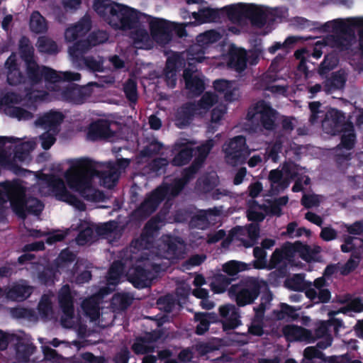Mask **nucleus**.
<instances>
[{"label":"nucleus","instance_id":"nucleus-63","mask_svg":"<svg viewBox=\"0 0 363 363\" xmlns=\"http://www.w3.org/2000/svg\"><path fill=\"white\" fill-rule=\"evenodd\" d=\"M215 187V183L208 175L199 177L196 183V189L203 193H209Z\"/></svg>","mask_w":363,"mask_h":363},{"label":"nucleus","instance_id":"nucleus-41","mask_svg":"<svg viewBox=\"0 0 363 363\" xmlns=\"http://www.w3.org/2000/svg\"><path fill=\"white\" fill-rule=\"evenodd\" d=\"M81 306L84 315L89 318L91 320L95 321L99 319L100 315L99 306L94 297L91 296L85 298Z\"/></svg>","mask_w":363,"mask_h":363},{"label":"nucleus","instance_id":"nucleus-54","mask_svg":"<svg viewBox=\"0 0 363 363\" xmlns=\"http://www.w3.org/2000/svg\"><path fill=\"white\" fill-rule=\"evenodd\" d=\"M337 65V60L332 55H326L324 57L323 62L318 67V72L319 75L323 78L333 70Z\"/></svg>","mask_w":363,"mask_h":363},{"label":"nucleus","instance_id":"nucleus-22","mask_svg":"<svg viewBox=\"0 0 363 363\" xmlns=\"http://www.w3.org/2000/svg\"><path fill=\"white\" fill-rule=\"evenodd\" d=\"M267 14L262 7L255 4H247L245 11V18L250 21L252 25L261 28L267 23Z\"/></svg>","mask_w":363,"mask_h":363},{"label":"nucleus","instance_id":"nucleus-17","mask_svg":"<svg viewBox=\"0 0 363 363\" xmlns=\"http://www.w3.org/2000/svg\"><path fill=\"white\" fill-rule=\"evenodd\" d=\"M151 272L145 267L138 265L128 273V280L138 289H145L151 285Z\"/></svg>","mask_w":363,"mask_h":363},{"label":"nucleus","instance_id":"nucleus-48","mask_svg":"<svg viewBox=\"0 0 363 363\" xmlns=\"http://www.w3.org/2000/svg\"><path fill=\"white\" fill-rule=\"evenodd\" d=\"M279 306V310L272 311L273 316L277 320H282L286 318L295 320L298 318L296 309L294 307L285 303H281Z\"/></svg>","mask_w":363,"mask_h":363},{"label":"nucleus","instance_id":"nucleus-44","mask_svg":"<svg viewBox=\"0 0 363 363\" xmlns=\"http://www.w3.org/2000/svg\"><path fill=\"white\" fill-rule=\"evenodd\" d=\"M30 29L35 33H44L48 30L45 18L38 11H34L30 18Z\"/></svg>","mask_w":363,"mask_h":363},{"label":"nucleus","instance_id":"nucleus-26","mask_svg":"<svg viewBox=\"0 0 363 363\" xmlns=\"http://www.w3.org/2000/svg\"><path fill=\"white\" fill-rule=\"evenodd\" d=\"M347 77L344 71L334 72L323 82L324 91L327 94H331L336 90L342 89L345 87Z\"/></svg>","mask_w":363,"mask_h":363},{"label":"nucleus","instance_id":"nucleus-13","mask_svg":"<svg viewBox=\"0 0 363 363\" xmlns=\"http://www.w3.org/2000/svg\"><path fill=\"white\" fill-rule=\"evenodd\" d=\"M349 122L346 121L345 113L342 111L336 108H330L325 113V118L322 121V127L326 133L336 135L346 128V125Z\"/></svg>","mask_w":363,"mask_h":363},{"label":"nucleus","instance_id":"nucleus-57","mask_svg":"<svg viewBox=\"0 0 363 363\" xmlns=\"http://www.w3.org/2000/svg\"><path fill=\"white\" fill-rule=\"evenodd\" d=\"M92 48L88 38L85 40L76 41L74 45L69 48V52L72 57H78L86 52Z\"/></svg>","mask_w":363,"mask_h":363},{"label":"nucleus","instance_id":"nucleus-5","mask_svg":"<svg viewBox=\"0 0 363 363\" xmlns=\"http://www.w3.org/2000/svg\"><path fill=\"white\" fill-rule=\"evenodd\" d=\"M260 291L259 281L255 278H249L231 285L228 289V296L238 307H244L252 304L259 296Z\"/></svg>","mask_w":363,"mask_h":363},{"label":"nucleus","instance_id":"nucleus-56","mask_svg":"<svg viewBox=\"0 0 363 363\" xmlns=\"http://www.w3.org/2000/svg\"><path fill=\"white\" fill-rule=\"evenodd\" d=\"M253 256L255 259L252 261V265L255 269H267V252L260 247H255L253 249Z\"/></svg>","mask_w":363,"mask_h":363},{"label":"nucleus","instance_id":"nucleus-51","mask_svg":"<svg viewBox=\"0 0 363 363\" xmlns=\"http://www.w3.org/2000/svg\"><path fill=\"white\" fill-rule=\"evenodd\" d=\"M125 96L128 101L135 104L138 99V85L135 79L129 78L123 84Z\"/></svg>","mask_w":363,"mask_h":363},{"label":"nucleus","instance_id":"nucleus-10","mask_svg":"<svg viewBox=\"0 0 363 363\" xmlns=\"http://www.w3.org/2000/svg\"><path fill=\"white\" fill-rule=\"evenodd\" d=\"M293 257L290 242L284 243L281 248H276L271 255L267 269L275 270L270 272V279H279L286 277L288 274L287 264L284 260Z\"/></svg>","mask_w":363,"mask_h":363},{"label":"nucleus","instance_id":"nucleus-39","mask_svg":"<svg viewBox=\"0 0 363 363\" xmlns=\"http://www.w3.org/2000/svg\"><path fill=\"white\" fill-rule=\"evenodd\" d=\"M162 220L158 216L150 218L145 225L143 232L140 235L141 241L149 242L154 239L155 234L160 229V223Z\"/></svg>","mask_w":363,"mask_h":363},{"label":"nucleus","instance_id":"nucleus-28","mask_svg":"<svg viewBox=\"0 0 363 363\" xmlns=\"http://www.w3.org/2000/svg\"><path fill=\"white\" fill-rule=\"evenodd\" d=\"M192 17L199 23L219 22L221 19V9L203 7L192 13Z\"/></svg>","mask_w":363,"mask_h":363},{"label":"nucleus","instance_id":"nucleus-64","mask_svg":"<svg viewBox=\"0 0 363 363\" xmlns=\"http://www.w3.org/2000/svg\"><path fill=\"white\" fill-rule=\"evenodd\" d=\"M35 350L36 347L33 343L18 342L16 345V352L23 359H28Z\"/></svg>","mask_w":363,"mask_h":363},{"label":"nucleus","instance_id":"nucleus-32","mask_svg":"<svg viewBox=\"0 0 363 363\" xmlns=\"http://www.w3.org/2000/svg\"><path fill=\"white\" fill-rule=\"evenodd\" d=\"M338 135H340V143L337 146V149L344 148L347 150L353 149L356 142V134L352 122H349L346 128Z\"/></svg>","mask_w":363,"mask_h":363},{"label":"nucleus","instance_id":"nucleus-52","mask_svg":"<svg viewBox=\"0 0 363 363\" xmlns=\"http://www.w3.org/2000/svg\"><path fill=\"white\" fill-rule=\"evenodd\" d=\"M48 95V93L45 91L30 90L27 91V93L26 94V99L27 102L25 105L30 108H33V110H35V104L38 101L45 100L47 99Z\"/></svg>","mask_w":363,"mask_h":363},{"label":"nucleus","instance_id":"nucleus-61","mask_svg":"<svg viewBox=\"0 0 363 363\" xmlns=\"http://www.w3.org/2000/svg\"><path fill=\"white\" fill-rule=\"evenodd\" d=\"M0 165L7 167L16 174H19L21 171L24 170L18 166L15 160H11L2 148H0Z\"/></svg>","mask_w":363,"mask_h":363},{"label":"nucleus","instance_id":"nucleus-62","mask_svg":"<svg viewBox=\"0 0 363 363\" xmlns=\"http://www.w3.org/2000/svg\"><path fill=\"white\" fill-rule=\"evenodd\" d=\"M169 164L167 159L164 157H157L152 160L148 164L150 170L157 175H161L166 172L167 167Z\"/></svg>","mask_w":363,"mask_h":363},{"label":"nucleus","instance_id":"nucleus-58","mask_svg":"<svg viewBox=\"0 0 363 363\" xmlns=\"http://www.w3.org/2000/svg\"><path fill=\"white\" fill-rule=\"evenodd\" d=\"M212 147L213 143L211 140L207 141L206 143L198 146L196 147V156L193 162L202 167Z\"/></svg>","mask_w":363,"mask_h":363},{"label":"nucleus","instance_id":"nucleus-31","mask_svg":"<svg viewBox=\"0 0 363 363\" xmlns=\"http://www.w3.org/2000/svg\"><path fill=\"white\" fill-rule=\"evenodd\" d=\"M1 186L5 191L8 201L13 199L26 197V188L18 179L11 182L6 181L1 183Z\"/></svg>","mask_w":363,"mask_h":363},{"label":"nucleus","instance_id":"nucleus-6","mask_svg":"<svg viewBox=\"0 0 363 363\" xmlns=\"http://www.w3.org/2000/svg\"><path fill=\"white\" fill-rule=\"evenodd\" d=\"M278 112L272 107L269 103L264 100L257 101L253 107L247 111L246 118L252 123L260 124L262 128L266 130H274L276 127V119Z\"/></svg>","mask_w":363,"mask_h":363},{"label":"nucleus","instance_id":"nucleus-60","mask_svg":"<svg viewBox=\"0 0 363 363\" xmlns=\"http://www.w3.org/2000/svg\"><path fill=\"white\" fill-rule=\"evenodd\" d=\"M4 111L8 116L18 120H29L33 117L31 112L19 106H10L6 108Z\"/></svg>","mask_w":363,"mask_h":363},{"label":"nucleus","instance_id":"nucleus-36","mask_svg":"<svg viewBox=\"0 0 363 363\" xmlns=\"http://www.w3.org/2000/svg\"><path fill=\"white\" fill-rule=\"evenodd\" d=\"M247 53L245 50L240 49L230 53L228 65L238 72H242L247 68Z\"/></svg>","mask_w":363,"mask_h":363},{"label":"nucleus","instance_id":"nucleus-43","mask_svg":"<svg viewBox=\"0 0 363 363\" xmlns=\"http://www.w3.org/2000/svg\"><path fill=\"white\" fill-rule=\"evenodd\" d=\"M282 332L285 337L295 340L307 339L311 335V332L308 329L295 325H285Z\"/></svg>","mask_w":363,"mask_h":363},{"label":"nucleus","instance_id":"nucleus-35","mask_svg":"<svg viewBox=\"0 0 363 363\" xmlns=\"http://www.w3.org/2000/svg\"><path fill=\"white\" fill-rule=\"evenodd\" d=\"M194 320L198 322L195 333L198 335H202L208 330L210 324L215 322L216 315L212 313L199 312L195 313Z\"/></svg>","mask_w":363,"mask_h":363},{"label":"nucleus","instance_id":"nucleus-7","mask_svg":"<svg viewBox=\"0 0 363 363\" xmlns=\"http://www.w3.org/2000/svg\"><path fill=\"white\" fill-rule=\"evenodd\" d=\"M48 90L54 92L55 98L58 100L73 105L83 104L91 95L88 88L74 83H70L64 87H60L55 83L48 86Z\"/></svg>","mask_w":363,"mask_h":363},{"label":"nucleus","instance_id":"nucleus-3","mask_svg":"<svg viewBox=\"0 0 363 363\" xmlns=\"http://www.w3.org/2000/svg\"><path fill=\"white\" fill-rule=\"evenodd\" d=\"M356 18H349L346 21L341 19L331 21L333 33L328 35L324 39L325 45L338 52L350 50L353 43L356 41L354 28L360 27L352 24V19ZM330 22L325 23L321 26L320 29L324 32H328L330 28Z\"/></svg>","mask_w":363,"mask_h":363},{"label":"nucleus","instance_id":"nucleus-55","mask_svg":"<svg viewBox=\"0 0 363 363\" xmlns=\"http://www.w3.org/2000/svg\"><path fill=\"white\" fill-rule=\"evenodd\" d=\"M218 101V96L211 92H206L196 104L197 111L209 110Z\"/></svg>","mask_w":363,"mask_h":363},{"label":"nucleus","instance_id":"nucleus-25","mask_svg":"<svg viewBox=\"0 0 363 363\" xmlns=\"http://www.w3.org/2000/svg\"><path fill=\"white\" fill-rule=\"evenodd\" d=\"M233 85V82L223 79H216L213 84L215 91L223 94L225 100L228 102H232L238 98V89Z\"/></svg>","mask_w":363,"mask_h":363},{"label":"nucleus","instance_id":"nucleus-59","mask_svg":"<svg viewBox=\"0 0 363 363\" xmlns=\"http://www.w3.org/2000/svg\"><path fill=\"white\" fill-rule=\"evenodd\" d=\"M12 211L20 218L25 219L26 218V198H18L9 200Z\"/></svg>","mask_w":363,"mask_h":363},{"label":"nucleus","instance_id":"nucleus-45","mask_svg":"<svg viewBox=\"0 0 363 363\" xmlns=\"http://www.w3.org/2000/svg\"><path fill=\"white\" fill-rule=\"evenodd\" d=\"M163 148V144L155 138L147 139V144L140 152L142 157H151L160 153Z\"/></svg>","mask_w":363,"mask_h":363},{"label":"nucleus","instance_id":"nucleus-50","mask_svg":"<svg viewBox=\"0 0 363 363\" xmlns=\"http://www.w3.org/2000/svg\"><path fill=\"white\" fill-rule=\"evenodd\" d=\"M37 45L39 52L48 54H56L58 52L57 43L46 36H40L38 39Z\"/></svg>","mask_w":363,"mask_h":363},{"label":"nucleus","instance_id":"nucleus-47","mask_svg":"<svg viewBox=\"0 0 363 363\" xmlns=\"http://www.w3.org/2000/svg\"><path fill=\"white\" fill-rule=\"evenodd\" d=\"M220 38L221 35L218 31L209 30L198 35L196 40L198 45L204 48L211 44L218 42Z\"/></svg>","mask_w":363,"mask_h":363},{"label":"nucleus","instance_id":"nucleus-34","mask_svg":"<svg viewBox=\"0 0 363 363\" xmlns=\"http://www.w3.org/2000/svg\"><path fill=\"white\" fill-rule=\"evenodd\" d=\"M250 269V265L245 262L238 260H230L224 263L222 266V271L225 275L230 278H234L235 281L238 279V274Z\"/></svg>","mask_w":363,"mask_h":363},{"label":"nucleus","instance_id":"nucleus-49","mask_svg":"<svg viewBox=\"0 0 363 363\" xmlns=\"http://www.w3.org/2000/svg\"><path fill=\"white\" fill-rule=\"evenodd\" d=\"M57 273V269L52 267H45L38 272V279L41 284L52 286L55 283Z\"/></svg>","mask_w":363,"mask_h":363},{"label":"nucleus","instance_id":"nucleus-29","mask_svg":"<svg viewBox=\"0 0 363 363\" xmlns=\"http://www.w3.org/2000/svg\"><path fill=\"white\" fill-rule=\"evenodd\" d=\"M64 118L65 116L61 112L50 111L39 117L35 123L45 129L53 130L62 123Z\"/></svg>","mask_w":363,"mask_h":363},{"label":"nucleus","instance_id":"nucleus-30","mask_svg":"<svg viewBox=\"0 0 363 363\" xmlns=\"http://www.w3.org/2000/svg\"><path fill=\"white\" fill-rule=\"evenodd\" d=\"M186 184L180 179H175L171 184H162L156 188L157 191L164 200L167 198L178 196L184 189Z\"/></svg>","mask_w":363,"mask_h":363},{"label":"nucleus","instance_id":"nucleus-23","mask_svg":"<svg viewBox=\"0 0 363 363\" xmlns=\"http://www.w3.org/2000/svg\"><path fill=\"white\" fill-rule=\"evenodd\" d=\"M91 29V21L89 18H83L77 23L67 28L65 32V38L67 42H74L78 38L84 36Z\"/></svg>","mask_w":363,"mask_h":363},{"label":"nucleus","instance_id":"nucleus-12","mask_svg":"<svg viewBox=\"0 0 363 363\" xmlns=\"http://www.w3.org/2000/svg\"><path fill=\"white\" fill-rule=\"evenodd\" d=\"M163 201L157 189H154L140 206L133 211L131 213L132 219L138 221L146 220L157 210L159 205Z\"/></svg>","mask_w":363,"mask_h":363},{"label":"nucleus","instance_id":"nucleus-14","mask_svg":"<svg viewBox=\"0 0 363 363\" xmlns=\"http://www.w3.org/2000/svg\"><path fill=\"white\" fill-rule=\"evenodd\" d=\"M218 311L220 316L223 318L221 323L224 331L234 330L241 325L240 311L235 305L221 306Z\"/></svg>","mask_w":363,"mask_h":363},{"label":"nucleus","instance_id":"nucleus-9","mask_svg":"<svg viewBox=\"0 0 363 363\" xmlns=\"http://www.w3.org/2000/svg\"><path fill=\"white\" fill-rule=\"evenodd\" d=\"M223 152L226 162L232 166L245 163L250 152L243 135H237L225 143Z\"/></svg>","mask_w":363,"mask_h":363},{"label":"nucleus","instance_id":"nucleus-15","mask_svg":"<svg viewBox=\"0 0 363 363\" xmlns=\"http://www.w3.org/2000/svg\"><path fill=\"white\" fill-rule=\"evenodd\" d=\"M114 132L111 128L108 121L98 120L90 124L86 133V138L90 141H98L112 138Z\"/></svg>","mask_w":363,"mask_h":363},{"label":"nucleus","instance_id":"nucleus-16","mask_svg":"<svg viewBox=\"0 0 363 363\" xmlns=\"http://www.w3.org/2000/svg\"><path fill=\"white\" fill-rule=\"evenodd\" d=\"M6 69V81L10 86H18L26 83V77L21 71L15 54L12 53L4 64Z\"/></svg>","mask_w":363,"mask_h":363},{"label":"nucleus","instance_id":"nucleus-2","mask_svg":"<svg viewBox=\"0 0 363 363\" xmlns=\"http://www.w3.org/2000/svg\"><path fill=\"white\" fill-rule=\"evenodd\" d=\"M94 9L115 30H128L135 28L141 14L135 9L109 0H94Z\"/></svg>","mask_w":363,"mask_h":363},{"label":"nucleus","instance_id":"nucleus-18","mask_svg":"<svg viewBox=\"0 0 363 363\" xmlns=\"http://www.w3.org/2000/svg\"><path fill=\"white\" fill-rule=\"evenodd\" d=\"M220 214V211L216 207L206 210H199L191 217L190 225L193 228L205 230L215 220L213 217H217Z\"/></svg>","mask_w":363,"mask_h":363},{"label":"nucleus","instance_id":"nucleus-19","mask_svg":"<svg viewBox=\"0 0 363 363\" xmlns=\"http://www.w3.org/2000/svg\"><path fill=\"white\" fill-rule=\"evenodd\" d=\"M292 255L298 253L300 257L306 262H311L316 260V256L320 252L319 246L311 247L307 244H303L301 241H296L294 243L290 242Z\"/></svg>","mask_w":363,"mask_h":363},{"label":"nucleus","instance_id":"nucleus-40","mask_svg":"<svg viewBox=\"0 0 363 363\" xmlns=\"http://www.w3.org/2000/svg\"><path fill=\"white\" fill-rule=\"evenodd\" d=\"M18 50L21 59L25 64L35 61L34 48L30 39L23 35L19 40Z\"/></svg>","mask_w":363,"mask_h":363},{"label":"nucleus","instance_id":"nucleus-33","mask_svg":"<svg viewBox=\"0 0 363 363\" xmlns=\"http://www.w3.org/2000/svg\"><path fill=\"white\" fill-rule=\"evenodd\" d=\"M32 293V286L25 284L16 283L9 289L6 296L11 300L22 301L30 297Z\"/></svg>","mask_w":363,"mask_h":363},{"label":"nucleus","instance_id":"nucleus-1","mask_svg":"<svg viewBox=\"0 0 363 363\" xmlns=\"http://www.w3.org/2000/svg\"><path fill=\"white\" fill-rule=\"evenodd\" d=\"M96 174V170L91 161L82 158L72 162L65 177L69 187L78 192L85 200L99 201L102 193L92 186V179Z\"/></svg>","mask_w":363,"mask_h":363},{"label":"nucleus","instance_id":"nucleus-24","mask_svg":"<svg viewBox=\"0 0 363 363\" xmlns=\"http://www.w3.org/2000/svg\"><path fill=\"white\" fill-rule=\"evenodd\" d=\"M174 150L177 152L171 161V164L174 167L184 166L188 164L193 157L194 149L187 144H176Z\"/></svg>","mask_w":363,"mask_h":363},{"label":"nucleus","instance_id":"nucleus-53","mask_svg":"<svg viewBox=\"0 0 363 363\" xmlns=\"http://www.w3.org/2000/svg\"><path fill=\"white\" fill-rule=\"evenodd\" d=\"M184 242L179 237H169L165 242L167 252L173 256H178L182 251Z\"/></svg>","mask_w":363,"mask_h":363},{"label":"nucleus","instance_id":"nucleus-42","mask_svg":"<svg viewBox=\"0 0 363 363\" xmlns=\"http://www.w3.org/2000/svg\"><path fill=\"white\" fill-rule=\"evenodd\" d=\"M311 284L308 288L305 289V295L313 303H328L331 298V293L328 289H323L317 291L311 286Z\"/></svg>","mask_w":363,"mask_h":363},{"label":"nucleus","instance_id":"nucleus-46","mask_svg":"<svg viewBox=\"0 0 363 363\" xmlns=\"http://www.w3.org/2000/svg\"><path fill=\"white\" fill-rule=\"evenodd\" d=\"M124 271V264L119 260L114 261L108 272L107 281L110 285H117Z\"/></svg>","mask_w":363,"mask_h":363},{"label":"nucleus","instance_id":"nucleus-20","mask_svg":"<svg viewBox=\"0 0 363 363\" xmlns=\"http://www.w3.org/2000/svg\"><path fill=\"white\" fill-rule=\"evenodd\" d=\"M185 82V88L194 96H200L206 89L205 83L198 75H194L193 72L185 69L183 74Z\"/></svg>","mask_w":363,"mask_h":363},{"label":"nucleus","instance_id":"nucleus-37","mask_svg":"<svg viewBox=\"0 0 363 363\" xmlns=\"http://www.w3.org/2000/svg\"><path fill=\"white\" fill-rule=\"evenodd\" d=\"M247 4H238L224 6L221 9V17L225 14L232 22H239L245 18Z\"/></svg>","mask_w":363,"mask_h":363},{"label":"nucleus","instance_id":"nucleus-11","mask_svg":"<svg viewBox=\"0 0 363 363\" xmlns=\"http://www.w3.org/2000/svg\"><path fill=\"white\" fill-rule=\"evenodd\" d=\"M176 23L162 18H153L150 22V31L152 39L160 45H167L173 37V30Z\"/></svg>","mask_w":363,"mask_h":363},{"label":"nucleus","instance_id":"nucleus-4","mask_svg":"<svg viewBox=\"0 0 363 363\" xmlns=\"http://www.w3.org/2000/svg\"><path fill=\"white\" fill-rule=\"evenodd\" d=\"M27 78L32 85H37L44 79L47 87L60 82H72L79 81L81 74L78 72H59L54 69L41 65L36 60L25 64Z\"/></svg>","mask_w":363,"mask_h":363},{"label":"nucleus","instance_id":"nucleus-38","mask_svg":"<svg viewBox=\"0 0 363 363\" xmlns=\"http://www.w3.org/2000/svg\"><path fill=\"white\" fill-rule=\"evenodd\" d=\"M234 281V278L218 273L214 275L211 283V289L214 294H223L227 290L228 291Z\"/></svg>","mask_w":363,"mask_h":363},{"label":"nucleus","instance_id":"nucleus-8","mask_svg":"<svg viewBox=\"0 0 363 363\" xmlns=\"http://www.w3.org/2000/svg\"><path fill=\"white\" fill-rule=\"evenodd\" d=\"M42 179L46 182L58 201L66 202L79 211L86 209L85 203L67 189L61 178L54 174H43Z\"/></svg>","mask_w":363,"mask_h":363},{"label":"nucleus","instance_id":"nucleus-21","mask_svg":"<svg viewBox=\"0 0 363 363\" xmlns=\"http://www.w3.org/2000/svg\"><path fill=\"white\" fill-rule=\"evenodd\" d=\"M60 307L65 316L72 318L74 314V299L68 284L64 285L59 291Z\"/></svg>","mask_w":363,"mask_h":363},{"label":"nucleus","instance_id":"nucleus-27","mask_svg":"<svg viewBox=\"0 0 363 363\" xmlns=\"http://www.w3.org/2000/svg\"><path fill=\"white\" fill-rule=\"evenodd\" d=\"M197 109L195 103H186L183 104L177 111L175 120L179 126H185L190 124Z\"/></svg>","mask_w":363,"mask_h":363}]
</instances>
